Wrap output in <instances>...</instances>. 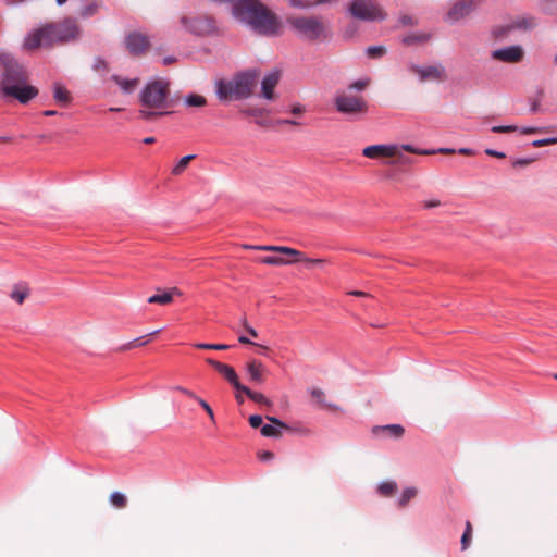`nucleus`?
<instances>
[{"mask_svg":"<svg viewBox=\"0 0 557 557\" xmlns=\"http://www.w3.org/2000/svg\"><path fill=\"white\" fill-rule=\"evenodd\" d=\"M258 84L257 72H235L216 79L214 89L221 102L242 101L256 95Z\"/></svg>","mask_w":557,"mask_h":557,"instance_id":"1","label":"nucleus"},{"mask_svg":"<svg viewBox=\"0 0 557 557\" xmlns=\"http://www.w3.org/2000/svg\"><path fill=\"white\" fill-rule=\"evenodd\" d=\"M170 83L165 79H153L145 85L139 94V102L143 107L138 111L144 121H152L165 113L171 107Z\"/></svg>","mask_w":557,"mask_h":557,"instance_id":"2","label":"nucleus"},{"mask_svg":"<svg viewBox=\"0 0 557 557\" xmlns=\"http://www.w3.org/2000/svg\"><path fill=\"white\" fill-rule=\"evenodd\" d=\"M370 83L369 78H362L349 84L347 88L338 90L334 98L337 112L354 120L364 116L369 111V102L363 91Z\"/></svg>","mask_w":557,"mask_h":557,"instance_id":"3","label":"nucleus"},{"mask_svg":"<svg viewBox=\"0 0 557 557\" xmlns=\"http://www.w3.org/2000/svg\"><path fill=\"white\" fill-rule=\"evenodd\" d=\"M38 88L27 83L23 72H1L0 96L5 100H17L26 104L38 96Z\"/></svg>","mask_w":557,"mask_h":557,"instance_id":"4","label":"nucleus"},{"mask_svg":"<svg viewBox=\"0 0 557 557\" xmlns=\"http://www.w3.org/2000/svg\"><path fill=\"white\" fill-rule=\"evenodd\" d=\"M399 149H403V151H406V152L420 154V156H429V154H433L435 152L433 150L418 149L411 145L406 144V145H401V146H398V145H372V146L366 147L362 150V154L369 159H377V158H382V157L393 158L396 154H398Z\"/></svg>","mask_w":557,"mask_h":557,"instance_id":"5","label":"nucleus"},{"mask_svg":"<svg viewBox=\"0 0 557 557\" xmlns=\"http://www.w3.org/2000/svg\"><path fill=\"white\" fill-rule=\"evenodd\" d=\"M52 46L55 44H66L76 40L81 34L77 23L72 18H65L59 23L47 24Z\"/></svg>","mask_w":557,"mask_h":557,"instance_id":"6","label":"nucleus"},{"mask_svg":"<svg viewBox=\"0 0 557 557\" xmlns=\"http://www.w3.org/2000/svg\"><path fill=\"white\" fill-rule=\"evenodd\" d=\"M349 12L354 17L362 21H382L385 18L384 12L375 0H352Z\"/></svg>","mask_w":557,"mask_h":557,"instance_id":"7","label":"nucleus"},{"mask_svg":"<svg viewBox=\"0 0 557 557\" xmlns=\"http://www.w3.org/2000/svg\"><path fill=\"white\" fill-rule=\"evenodd\" d=\"M293 27L308 39H318L325 36L323 23L317 17H298L290 21Z\"/></svg>","mask_w":557,"mask_h":557,"instance_id":"8","label":"nucleus"},{"mask_svg":"<svg viewBox=\"0 0 557 557\" xmlns=\"http://www.w3.org/2000/svg\"><path fill=\"white\" fill-rule=\"evenodd\" d=\"M246 248H251L261 251H271L277 252L283 256L296 258L297 262L302 261L308 265H322L326 263L325 259H312L305 257L304 252L300 250L287 247V246H274V245H263V246H245Z\"/></svg>","mask_w":557,"mask_h":557,"instance_id":"9","label":"nucleus"},{"mask_svg":"<svg viewBox=\"0 0 557 557\" xmlns=\"http://www.w3.org/2000/svg\"><path fill=\"white\" fill-rule=\"evenodd\" d=\"M52 46L47 24L30 30L25 37L22 48L26 51H34L39 48H48Z\"/></svg>","mask_w":557,"mask_h":557,"instance_id":"10","label":"nucleus"},{"mask_svg":"<svg viewBox=\"0 0 557 557\" xmlns=\"http://www.w3.org/2000/svg\"><path fill=\"white\" fill-rule=\"evenodd\" d=\"M181 23L186 30L198 36L210 35L216 29L215 21L208 16H197L193 18L183 16Z\"/></svg>","mask_w":557,"mask_h":557,"instance_id":"11","label":"nucleus"},{"mask_svg":"<svg viewBox=\"0 0 557 557\" xmlns=\"http://www.w3.org/2000/svg\"><path fill=\"white\" fill-rule=\"evenodd\" d=\"M281 81L280 72H270L261 79L259 78L260 90L258 97L265 101H275L278 99L276 87Z\"/></svg>","mask_w":557,"mask_h":557,"instance_id":"12","label":"nucleus"},{"mask_svg":"<svg viewBox=\"0 0 557 557\" xmlns=\"http://www.w3.org/2000/svg\"><path fill=\"white\" fill-rule=\"evenodd\" d=\"M125 47L131 54L139 55L149 47V38L138 32L129 33L124 40Z\"/></svg>","mask_w":557,"mask_h":557,"instance_id":"13","label":"nucleus"},{"mask_svg":"<svg viewBox=\"0 0 557 557\" xmlns=\"http://www.w3.org/2000/svg\"><path fill=\"white\" fill-rule=\"evenodd\" d=\"M207 362L238 392L243 384L239 382L234 368L211 358H208Z\"/></svg>","mask_w":557,"mask_h":557,"instance_id":"14","label":"nucleus"},{"mask_svg":"<svg viewBox=\"0 0 557 557\" xmlns=\"http://www.w3.org/2000/svg\"><path fill=\"white\" fill-rule=\"evenodd\" d=\"M523 57V49L520 46H509L502 49L494 50L492 52V58L508 62L516 63L519 62Z\"/></svg>","mask_w":557,"mask_h":557,"instance_id":"15","label":"nucleus"},{"mask_svg":"<svg viewBox=\"0 0 557 557\" xmlns=\"http://www.w3.org/2000/svg\"><path fill=\"white\" fill-rule=\"evenodd\" d=\"M476 2L474 0H461L457 2L448 12L447 20L457 22L468 15L474 8Z\"/></svg>","mask_w":557,"mask_h":557,"instance_id":"16","label":"nucleus"},{"mask_svg":"<svg viewBox=\"0 0 557 557\" xmlns=\"http://www.w3.org/2000/svg\"><path fill=\"white\" fill-rule=\"evenodd\" d=\"M265 418L272 424H264L261 426L260 432L263 436L280 438L282 436L281 429L289 430V426L280 419L270 416H267Z\"/></svg>","mask_w":557,"mask_h":557,"instance_id":"17","label":"nucleus"},{"mask_svg":"<svg viewBox=\"0 0 557 557\" xmlns=\"http://www.w3.org/2000/svg\"><path fill=\"white\" fill-rule=\"evenodd\" d=\"M124 94H132L139 85V78L129 77L124 74H113L110 77Z\"/></svg>","mask_w":557,"mask_h":557,"instance_id":"18","label":"nucleus"},{"mask_svg":"<svg viewBox=\"0 0 557 557\" xmlns=\"http://www.w3.org/2000/svg\"><path fill=\"white\" fill-rule=\"evenodd\" d=\"M246 369L251 382L256 384L264 382L265 368L261 361L252 359L247 363Z\"/></svg>","mask_w":557,"mask_h":557,"instance_id":"19","label":"nucleus"},{"mask_svg":"<svg viewBox=\"0 0 557 557\" xmlns=\"http://www.w3.org/2000/svg\"><path fill=\"white\" fill-rule=\"evenodd\" d=\"M52 97L54 101L62 107H67L73 99L69 89L60 82L53 83Z\"/></svg>","mask_w":557,"mask_h":557,"instance_id":"20","label":"nucleus"},{"mask_svg":"<svg viewBox=\"0 0 557 557\" xmlns=\"http://www.w3.org/2000/svg\"><path fill=\"white\" fill-rule=\"evenodd\" d=\"M372 433L374 435H385L387 437L400 438L405 429L400 424H387V425H376L372 429Z\"/></svg>","mask_w":557,"mask_h":557,"instance_id":"21","label":"nucleus"},{"mask_svg":"<svg viewBox=\"0 0 557 557\" xmlns=\"http://www.w3.org/2000/svg\"><path fill=\"white\" fill-rule=\"evenodd\" d=\"M240 113L246 115V116L255 117L256 119V124L259 125V126H267L268 125L265 123V121L263 120V117L265 115H268L270 113V111L268 109H265V108L246 107V108H243L240 110Z\"/></svg>","mask_w":557,"mask_h":557,"instance_id":"22","label":"nucleus"},{"mask_svg":"<svg viewBox=\"0 0 557 557\" xmlns=\"http://www.w3.org/2000/svg\"><path fill=\"white\" fill-rule=\"evenodd\" d=\"M174 295H181L178 288L173 287L170 290L152 295L148 298L149 304L168 305L173 300Z\"/></svg>","mask_w":557,"mask_h":557,"instance_id":"23","label":"nucleus"},{"mask_svg":"<svg viewBox=\"0 0 557 557\" xmlns=\"http://www.w3.org/2000/svg\"><path fill=\"white\" fill-rule=\"evenodd\" d=\"M417 81L420 84L426 83H440L443 82L445 77V72H416Z\"/></svg>","mask_w":557,"mask_h":557,"instance_id":"24","label":"nucleus"},{"mask_svg":"<svg viewBox=\"0 0 557 557\" xmlns=\"http://www.w3.org/2000/svg\"><path fill=\"white\" fill-rule=\"evenodd\" d=\"M238 392H243L246 394L252 401L265 406V407H272V401L265 397L263 394L253 392L250 388H248L245 385H242V387L238 389Z\"/></svg>","mask_w":557,"mask_h":557,"instance_id":"25","label":"nucleus"},{"mask_svg":"<svg viewBox=\"0 0 557 557\" xmlns=\"http://www.w3.org/2000/svg\"><path fill=\"white\" fill-rule=\"evenodd\" d=\"M260 262L269 265H288L297 262L296 258L293 257H277V256H265L260 258Z\"/></svg>","mask_w":557,"mask_h":557,"instance_id":"26","label":"nucleus"},{"mask_svg":"<svg viewBox=\"0 0 557 557\" xmlns=\"http://www.w3.org/2000/svg\"><path fill=\"white\" fill-rule=\"evenodd\" d=\"M29 296V288L26 284L20 283L14 285L10 297L15 300L18 305H22L25 299Z\"/></svg>","mask_w":557,"mask_h":557,"instance_id":"27","label":"nucleus"},{"mask_svg":"<svg viewBox=\"0 0 557 557\" xmlns=\"http://www.w3.org/2000/svg\"><path fill=\"white\" fill-rule=\"evenodd\" d=\"M110 503L113 507L123 509L127 506V497L120 492H113L110 495Z\"/></svg>","mask_w":557,"mask_h":557,"instance_id":"28","label":"nucleus"},{"mask_svg":"<svg viewBox=\"0 0 557 557\" xmlns=\"http://www.w3.org/2000/svg\"><path fill=\"white\" fill-rule=\"evenodd\" d=\"M418 494V490L416 487H407L403 491L398 505L400 507H405L411 499H413Z\"/></svg>","mask_w":557,"mask_h":557,"instance_id":"29","label":"nucleus"},{"mask_svg":"<svg viewBox=\"0 0 557 557\" xmlns=\"http://www.w3.org/2000/svg\"><path fill=\"white\" fill-rule=\"evenodd\" d=\"M0 66H2L3 70H15L16 61L11 53L0 52Z\"/></svg>","mask_w":557,"mask_h":557,"instance_id":"30","label":"nucleus"},{"mask_svg":"<svg viewBox=\"0 0 557 557\" xmlns=\"http://www.w3.org/2000/svg\"><path fill=\"white\" fill-rule=\"evenodd\" d=\"M396 491L397 484L393 481L383 482L379 485V493L385 497L394 495Z\"/></svg>","mask_w":557,"mask_h":557,"instance_id":"31","label":"nucleus"},{"mask_svg":"<svg viewBox=\"0 0 557 557\" xmlns=\"http://www.w3.org/2000/svg\"><path fill=\"white\" fill-rule=\"evenodd\" d=\"M193 159H195L194 154H188V156L183 157L177 162V164L173 168L172 174H174V175L182 174Z\"/></svg>","mask_w":557,"mask_h":557,"instance_id":"32","label":"nucleus"},{"mask_svg":"<svg viewBox=\"0 0 557 557\" xmlns=\"http://www.w3.org/2000/svg\"><path fill=\"white\" fill-rule=\"evenodd\" d=\"M185 103L189 107H203L207 103V100L203 96L191 94L185 98Z\"/></svg>","mask_w":557,"mask_h":557,"instance_id":"33","label":"nucleus"},{"mask_svg":"<svg viewBox=\"0 0 557 557\" xmlns=\"http://www.w3.org/2000/svg\"><path fill=\"white\" fill-rule=\"evenodd\" d=\"M98 9L99 3L97 1H94L82 9L81 16L85 18L90 17L97 13Z\"/></svg>","mask_w":557,"mask_h":557,"instance_id":"34","label":"nucleus"},{"mask_svg":"<svg viewBox=\"0 0 557 557\" xmlns=\"http://www.w3.org/2000/svg\"><path fill=\"white\" fill-rule=\"evenodd\" d=\"M195 347L198 349H214V350H226V349L231 348V346L226 345V344H205V343L195 344Z\"/></svg>","mask_w":557,"mask_h":557,"instance_id":"35","label":"nucleus"},{"mask_svg":"<svg viewBox=\"0 0 557 557\" xmlns=\"http://www.w3.org/2000/svg\"><path fill=\"white\" fill-rule=\"evenodd\" d=\"M384 52L385 48L383 46H371L367 48V55L369 58H380Z\"/></svg>","mask_w":557,"mask_h":557,"instance_id":"36","label":"nucleus"},{"mask_svg":"<svg viewBox=\"0 0 557 557\" xmlns=\"http://www.w3.org/2000/svg\"><path fill=\"white\" fill-rule=\"evenodd\" d=\"M554 144H557V137L536 139V140L532 141V146L536 147V148H540L543 146H548V145H554Z\"/></svg>","mask_w":557,"mask_h":557,"instance_id":"37","label":"nucleus"},{"mask_svg":"<svg viewBox=\"0 0 557 557\" xmlns=\"http://www.w3.org/2000/svg\"><path fill=\"white\" fill-rule=\"evenodd\" d=\"M197 403L205 409V411L207 412V414L209 416L210 420L212 422L215 421V418H214V413H213V410L212 408L210 407V405L203 400L202 398H197Z\"/></svg>","mask_w":557,"mask_h":557,"instance_id":"38","label":"nucleus"},{"mask_svg":"<svg viewBox=\"0 0 557 557\" xmlns=\"http://www.w3.org/2000/svg\"><path fill=\"white\" fill-rule=\"evenodd\" d=\"M159 331H153L151 333H149L148 335L146 336H141V337H138V338H135L133 342H135V347H139V346H145L148 344L149 339H147V337H150V336H153L156 334H158Z\"/></svg>","mask_w":557,"mask_h":557,"instance_id":"39","label":"nucleus"},{"mask_svg":"<svg viewBox=\"0 0 557 557\" xmlns=\"http://www.w3.org/2000/svg\"><path fill=\"white\" fill-rule=\"evenodd\" d=\"M517 126L515 125H506V126H493L492 132L494 133H511L517 131Z\"/></svg>","mask_w":557,"mask_h":557,"instance_id":"40","label":"nucleus"},{"mask_svg":"<svg viewBox=\"0 0 557 557\" xmlns=\"http://www.w3.org/2000/svg\"><path fill=\"white\" fill-rule=\"evenodd\" d=\"M401 150L403 149H399V152L398 154H396L395 157L397 158L396 161H394L393 163H398V164H411L412 163V159L409 158V157H406L401 153Z\"/></svg>","mask_w":557,"mask_h":557,"instance_id":"41","label":"nucleus"},{"mask_svg":"<svg viewBox=\"0 0 557 557\" xmlns=\"http://www.w3.org/2000/svg\"><path fill=\"white\" fill-rule=\"evenodd\" d=\"M311 396L317 399L320 404H323L324 403V398H325V394L322 389L320 388H312L311 389Z\"/></svg>","mask_w":557,"mask_h":557,"instance_id":"42","label":"nucleus"},{"mask_svg":"<svg viewBox=\"0 0 557 557\" xmlns=\"http://www.w3.org/2000/svg\"><path fill=\"white\" fill-rule=\"evenodd\" d=\"M249 424L253 428V429H257L259 426H262V417L261 416H250L249 418Z\"/></svg>","mask_w":557,"mask_h":557,"instance_id":"43","label":"nucleus"},{"mask_svg":"<svg viewBox=\"0 0 557 557\" xmlns=\"http://www.w3.org/2000/svg\"><path fill=\"white\" fill-rule=\"evenodd\" d=\"M106 67H107V63L103 59H101V58L95 59L92 70H104Z\"/></svg>","mask_w":557,"mask_h":557,"instance_id":"44","label":"nucleus"},{"mask_svg":"<svg viewBox=\"0 0 557 557\" xmlns=\"http://www.w3.org/2000/svg\"><path fill=\"white\" fill-rule=\"evenodd\" d=\"M243 326L247 331V333L249 335H251L252 337H257L258 336L257 331L248 324L246 319L243 320Z\"/></svg>","mask_w":557,"mask_h":557,"instance_id":"45","label":"nucleus"},{"mask_svg":"<svg viewBox=\"0 0 557 557\" xmlns=\"http://www.w3.org/2000/svg\"><path fill=\"white\" fill-rule=\"evenodd\" d=\"M485 153L487 156H491V157H494V158H498V159H504L506 157V154L504 152L496 151L494 149H486Z\"/></svg>","mask_w":557,"mask_h":557,"instance_id":"46","label":"nucleus"},{"mask_svg":"<svg viewBox=\"0 0 557 557\" xmlns=\"http://www.w3.org/2000/svg\"><path fill=\"white\" fill-rule=\"evenodd\" d=\"M521 132L523 134H537V133H543L544 128H541V127H524V128L521 129Z\"/></svg>","mask_w":557,"mask_h":557,"instance_id":"47","label":"nucleus"},{"mask_svg":"<svg viewBox=\"0 0 557 557\" xmlns=\"http://www.w3.org/2000/svg\"><path fill=\"white\" fill-rule=\"evenodd\" d=\"M471 536H472L471 534L463 532L462 537H461L462 549H467V547L469 546V543L471 541Z\"/></svg>","mask_w":557,"mask_h":557,"instance_id":"48","label":"nucleus"},{"mask_svg":"<svg viewBox=\"0 0 557 557\" xmlns=\"http://www.w3.org/2000/svg\"><path fill=\"white\" fill-rule=\"evenodd\" d=\"M532 160L531 159H518L516 161H513L512 165L513 166H527L529 164H531Z\"/></svg>","mask_w":557,"mask_h":557,"instance_id":"49","label":"nucleus"},{"mask_svg":"<svg viewBox=\"0 0 557 557\" xmlns=\"http://www.w3.org/2000/svg\"><path fill=\"white\" fill-rule=\"evenodd\" d=\"M177 391H180L181 393L187 395L188 397L195 399L197 401V398H199L195 393H193L189 389H186L184 387H176Z\"/></svg>","mask_w":557,"mask_h":557,"instance_id":"50","label":"nucleus"},{"mask_svg":"<svg viewBox=\"0 0 557 557\" xmlns=\"http://www.w3.org/2000/svg\"><path fill=\"white\" fill-rule=\"evenodd\" d=\"M290 111L293 114L299 115L305 112V108L298 103V104L293 106Z\"/></svg>","mask_w":557,"mask_h":557,"instance_id":"51","label":"nucleus"},{"mask_svg":"<svg viewBox=\"0 0 557 557\" xmlns=\"http://www.w3.org/2000/svg\"><path fill=\"white\" fill-rule=\"evenodd\" d=\"M289 3L290 5L297 8H307L310 5L309 3H304L302 0H289Z\"/></svg>","mask_w":557,"mask_h":557,"instance_id":"52","label":"nucleus"},{"mask_svg":"<svg viewBox=\"0 0 557 557\" xmlns=\"http://www.w3.org/2000/svg\"><path fill=\"white\" fill-rule=\"evenodd\" d=\"M260 459L265 461V460H271L274 458V454L271 453V451H263L259 455Z\"/></svg>","mask_w":557,"mask_h":557,"instance_id":"53","label":"nucleus"},{"mask_svg":"<svg viewBox=\"0 0 557 557\" xmlns=\"http://www.w3.org/2000/svg\"><path fill=\"white\" fill-rule=\"evenodd\" d=\"M441 205L440 200H430V201H425L424 202V208H435V207H438Z\"/></svg>","mask_w":557,"mask_h":557,"instance_id":"54","label":"nucleus"},{"mask_svg":"<svg viewBox=\"0 0 557 557\" xmlns=\"http://www.w3.org/2000/svg\"><path fill=\"white\" fill-rule=\"evenodd\" d=\"M132 348H135V342H129L127 344H124L123 346H121L119 348V351H125V350H128V349H132Z\"/></svg>","mask_w":557,"mask_h":557,"instance_id":"55","label":"nucleus"},{"mask_svg":"<svg viewBox=\"0 0 557 557\" xmlns=\"http://www.w3.org/2000/svg\"><path fill=\"white\" fill-rule=\"evenodd\" d=\"M277 124H287V125H299V123L297 121H294V120H278L276 122Z\"/></svg>","mask_w":557,"mask_h":557,"instance_id":"56","label":"nucleus"},{"mask_svg":"<svg viewBox=\"0 0 557 557\" xmlns=\"http://www.w3.org/2000/svg\"><path fill=\"white\" fill-rule=\"evenodd\" d=\"M349 294L354 295V296H357V297H368V296H370L368 293L361 292V290H354V292H350Z\"/></svg>","mask_w":557,"mask_h":557,"instance_id":"57","label":"nucleus"},{"mask_svg":"<svg viewBox=\"0 0 557 557\" xmlns=\"http://www.w3.org/2000/svg\"><path fill=\"white\" fill-rule=\"evenodd\" d=\"M174 60H175V59H174L173 57H165V58L163 59V61H162V64H163L164 66H169V65H171V64L174 62Z\"/></svg>","mask_w":557,"mask_h":557,"instance_id":"58","label":"nucleus"},{"mask_svg":"<svg viewBox=\"0 0 557 557\" xmlns=\"http://www.w3.org/2000/svg\"><path fill=\"white\" fill-rule=\"evenodd\" d=\"M238 342L242 343V344H249V345H255L249 338H247L246 336H239L238 337Z\"/></svg>","mask_w":557,"mask_h":557,"instance_id":"59","label":"nucleus"},{"mask_svg":"<svg viewBox=\"0 0 557 557\" xmlns=\"http://www.w3.org/2000/svg\"><path fill=\"white\" fill-rule=\"evenodd\" d=\"M438 152L440 153H444V154H451V153L455 152V150L454 149H448V148H441V149H438Z\"/></svg>","mask_w":557,"mask_h":557,"instance_id":"60","label":"nucleus"},{"mask_svg":"<svg viewBox=\"0 0 557 557\" xmlns=\"http://www.w3.org/2000/svg\"><path fill=\"white\" fill-rule=\"evenodd\" d=\"M465 533H468V534H471L472 535V524L470 521H467L466 522V530H465Z\"/></svg>","mask_w":557,"mask_h":557,"instance_id":"61","label":"nucleus"},{"mask_svg":"<svg viewBox=\"0 0 557 557\" xmlns=\"http://www.w3.org/2000/svg\"><path fill=\"white\" fill-rule=\"evenodd\" d=\"M12 138L9 136H0V144H8L11 143Z\"/></svg>","mask_w":557,"mask_h":557,"instance_id":"62","label":"nucleus"},{"mask_svg":"<svg viewBox=\"0 0 557 557\" xmlns=\"http://www.w3.org/2000/svg\"><path fill=\"white\" fill-rule=\"evenodd\" d=\"M459 153H461V154H466V156H470V154H472L473 152H472V150H471V149H468V148H461V149H459Z\"/></svg>","mask_w":557,"mask_h":557,"instance_id":"63","label":"nucleus"},{"mask_svg":"<svg viewBox=\"0 0 557 557\" xmlns=\"http://www.w3.org/2000/svg\"><path fill=\"white\" fill-rule=\"evenodd\" d=\"M242 392H237L235 395L236 401L242 405L244 403V397L240 394Z\"/></svg>","mask_w":557,"mask_h":557,"instance_id":"64","label":"nucleus"}]
</instances>
